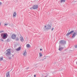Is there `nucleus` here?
Returning a JSON list of instances; mask_svg holds the SVG:
<instances>
[{
  "mask_svg": "<svg viewBox=\"0 0 77 77\" xmlns=\"http://www.w3.org/2000/svg\"><path fill=\"white\" fill-rule=\"evenodd\" d=\"M1 36L2 38L3 39H6L8 38V35L7 34L2 33L1 34Z\"/></svg>",
  "mask_w": 77,
  "mask_h": 77,
  "instance_id": "obj_1",
  "label": "nucleus"
},
{
  "mask_svg": "<svg viewBox=\"0 0 77 77\" xmlns=\"http://www.w3.org/2000/svg\"><path fill=\"white\" fill-rule=\"evenodd\" d=\"M11 49H8L6 50L7 52L6 53V56H8L11 55Z\"/></svg>",
  "mask_w": 77,
  "mask_h": 77,
  "instance_id": "obj_2",
  "label": "nucleus"
},
{
  "mask_svg": "<svg viewBox=\"0 0 77 77\" xmlns=\"http://www.w3.org/2000/svg\"><path fill=\"white\" fill-rule=\"evenodd\" d=\"M60 44L64 46V45H65V44H66V41L63 40H61L60 41Z\"/></svg>",
  "mask_w": 77,
  "mask_h": 77,
  "instance_id": "obj_3",
  "label": "nucleus"
},
{
  "mask_svg": "<svg viewBox=\"0 0 77 77\" xmlns=\"http://www.w3.org/2000/svg\"><path fill=\"white\" fill-rule=\"evenodd\" d=\"M45 27H46L45 29L47 30H50V29H51V26L50 25H48L47 26H45Z\"/></svg>",
  "mask_w": 77,
  "mask_h": 77,
  "instance_id": "obj_4",
  "label": "nucleus"
},
{
  "mask_svg": "<svg viewBox=\"0 0 77 77\" xmlns=\"http://www.w3.org/2000/svg\"><path fill=\"white\" fill-rule=\"evenodd\" d=\"M74 30H72L71 31L69 32H68L66 34V36H68L69 35H71L72 33L73 32H74Z\"/></svg>",
  "mask_w": 77,
  "mask_h": 77,
  "instance_id": "obj_5",
  "label": "nucleus"
},
{
  "mask_svg": "<svg viewBox=\"0 0 77 77\" xmlns=\"http://www.w3.org/2000/svg\"><path fill=\"white\" fill-rule=\"evenodd\" d=\"M38 5H33L32 8H33V9H38Z\"/></svg>",
  "mask_w": 77,
  "mask_h": 77,
  "instance_id": "obj_6",
  "label": "nucleus"
},
{
  "mask_svg": "<svg viewBox=\"0 0 77 77\" xmlns=\"http://www.w3.org/2000/svg\"><path fill=\"white\" fill-rule=\"evenodd\" d=\"M11 38L13 39H15L16 38V35L15 34H13L11 36Z\"/></svg>",
  "mask_w": 77,
  "mask_h": 77,
  "instance_id": "obj_7",
  "label": "nucleus"
},
{
  "mask_svg": "<svg viewBox=\"0 0 77 77\" xmlns=\"http://www.w3.org/2000/svg\"><path fill=\"white\" fill-rule=\"evenodd\" d=\"M64 48H65V46L64 45L63 46L60 48V45L59 47V50H60V51H61V50H63V49Z\"/></svg>",
  "mask_w": 77,
  "mask_h": 77,
  "instance_id": "obj_8",
  "label": "nucleus"
},
{
  "mask_svg": "<svg viewBox=\"0 0 77 77\" xmlns=\"http://www.w3.org/2000/svg\"><path fill=\"white\" fill-rule=\"evenodd\" d=\"M73 34L72 35V38H74L75 36H77V34L76 32H73Z\"/></svg>",
  "mask_w": 77,
  "mask_h": 77,
  "instance_id": "obj_9",
  "label": "nucleus"
},
{
  "mask_svg": "<svg viewBox=\"0 0 77 77\" xmlns=\"http://www.w3.org/2000/svg\"><path fill=\"white\" fill-rule=\"evenodd\" d=\"M10 72L8 71L6 73V77H10Z\"/></svg>",
  "mask_w": 77,
  "mask_h": 77,
  "instance_id": "obj_10",
  "label": "nucleus"
},
{
  "mask_svg": "<svg viewBox=\"0 0 77 77\" xmlns=\"http://www.w3.org/2000/svg\"><path fill=\"white\" fill-rule=\"evenodd\" d=\"M20 39L21 42H24V38H23V36H22L20 37Z\"/></svg>",
  "mask_w": 77,
  "mask_h": 77,
  "instance_id": "obj_11",
  "label": "nucleus"
},
{
  "mask_svg": "<svg viewBox=\"0 0 77 77\" xmlns=\"http://www.w3.org/2000/svg\"><path fill=\"white\" fill-rule=\"evenodd\" d=\"M16 16H17V13L15 12H14L13 14V17L15 18V17H16Z\"/></svg>",
  "mask_w": 77,
  "mask_h": 77,
  "instance_id": "obj_12",
  "label": "nucleus"
},
{
  "mask_svg": "<svg viewBox=\"0 0 77 77\" xmlns=\"http://www.w3.org/2000/svg\"><path fill=\"white\" fill-rule=\"evenodd\" d=\"M14 39H15L16 41H19V38L18 37H17L16 38H16Z\"/></svg>",
  "mask_w": 77,
  "mask_h": 77,
  "instance_id": "obj_13",
  "label": "nucleus"
},
{
  "mask_svg": "<svg viewBox=\"0 0 77 77\" xmlns=\"http://www.w3.org/2000/svg\"><path fill=\"white\" fill-rule=\"evenodd\" d=\"M20 49H21V47H20L19 48H17L16 49V51H20Z\"/></svg>",
  "mask_w": 77,
  "mask_h": 77,
  "instance_id": "obj_14",
  "label": "nucleus"
},
{
  "mask_svg": "<svg viewBox=\"0 0 77 77\" xmlns=\"http://www.w3.org/2000/svg\"><path fill=\"white\" fill-rule=\"evenodd\" d=\"M26 47H28V48H29L30 47V45L29 44H28L26 45Z\"/></svg>",
  "mask_w": 77,
  "mask_h": 77,
  "instance_id": "obj_15",
  "label": "nucleus"
},
{
  "mask_svg": "<svg viewBox=\"0 0 77 77\" xmlns=\"http://www.w3.org/2000/svg\"><path fill=\"white\" fill-rule=\"evenodd\" d=\"M26 54H27V52L25 51L23 54L24 56H26Z\"/></svg>",
  "mask_w": 77,
  "mask_h": 77,
  "instance_id": "obj_16",
  "label": "nucleus"
},
{
  "mask_svg": "<svg viewBox=\"0 0 77 77\" xmlns=\"http://www.w3.org/2000/svg\"><path fill=\"white\" fill-rule=\"evenodd\" d=\"M65 2V0H61L60 3H63V2Z\"/></svg>",
  "mask_w": 77,
  "mask_h": 77,
  "instance_id": "obj_17",
  "label": "nucleus"
},
{
  "mask_svg": "<svg viewBox=\"0 0 77 77\" xmlns=\"http://www.w3.org/2000/svg\"><path fill=\"white\" fill-rule=\"evenodd\" d=\"M3 57H0V61H2V60H3Z\"/></svg>",
  "mask_w": 77,
  "mask_h": 77,
  "instance_id": "obj_18",
  "label": "nucleus"
},
{
  "mask_svg": "<svg viewBox=\"0 0 77 77\" xmlns=\"http://www.w3.org/2000/svg\"><path fill=\"white\" fill-rule=\"evenodd\" d=\"M39 55H40V56H41V57H42V54H41V53H39Z\"/></svg>",
  "mask_w": 77,
  "mask_h": 77,
  "instance_id": "obj_19",
  "label": "nucleus"
},
{
  "mask_svg": "<svg viewBox=\"0 0 77 77\" xmlns=\"http://www.w3.org/2000/svg\"><path fill=\"white\" fill-rule=\"evenodd\" d=\"M3 38H2L1 39V41L4 42V41H3Z\"/></svg>",
  "mask_w": 77,
  "mask_h": 77,
  "instance_id": "obj_20",
  "label": "nucleus"
},
{
  "mask_svg": "<svg viewBox=\"0 0 77 77\" xmlns=\"http://www.w3.org/2000/svg\"><path fill=\"white\" fill-rule=\"evenodd\" d=\"M8 23H5L4 24V25L5 26H8Z\"/></svg>",
  "mask_w": 77,
  "mask_h": 77,
  "instance_id": "obj_21",
  "label": "nucleus"
},
{
  "mask_svg": "<svg viewBox=\"0 0 77 77\" xmlns=\"http://www.w3.org/2000/svg\"><path fill=\"white\" fill-rule=\"evenodd\" d=\"M75 48H77V45H75Z\"/></svg>",
  "mask_w": 77,
  "mask_h": 77,
  "instance_id": "obj_22",
  "label": "nucleus"
},
{
  "mask_svg": "<svg viewBox=\"0 0 77 77\" xmlns=\"http://www.w3.org/2000/svg\"><path fill=\"white\" fill-rule=\"evenodd\" d=\"M54 29V28H52L51 29V30L52 31H53V30Z\"/></svg>",
  "mask_w": 77,
  "mask_h": 77,
  "instance_id": "obj_23",
  "label": "nucleus"
},
{
  "mask_svg": "<svg viewBox=\"0 0 77 77\" xmlns=\"http://www.w3.org/2000/svg\"><path fill=\"white\" fill-rule=\"evenodd\" d=\"M2 5V2H0V6H1V5Z\"/></svg>",
  "mask_w": 77,
  "mask_h": 77,
  "instance_id": "obj_24",
  "label": "nucleus"
},
{
  "mask_svg": "<svg viewBox=\"0 0 77 77\" xmlns=\"http://www.w3.org/2000/svg\"><path fill=\"white\" fill-rule=\"evenodd\" d=\"M3 32V31H0V33H2Z\"/></svg>",
  "mask_w": 77,
  "mask_h": 77,
  "instance_id": "obj_25",
  "label": "nucleus"
},
{
  "mask_svg": "<svg viewBox=\"0 0 77 77\" xmlns=\"http://www.w3.org/2000/svg\"><path fill=\"white\" fill-rule=\"evenodd\" d=\"M8 59H11V57H8Z\"/></svg>",
  "mask_w": 77,
  "mask_h": 77,
  "instance_id": "obj_26",
  "label": "nucleus"
},
{
  "mask_svg": "<svg viewBox=\"0 0 77 77\" xmlns=\"http://www.w3.org/2000/svg\"><path fill=\"white\" fill-rule=\"evenodd\" d=\"M36 75H34V77H36Z\"/></svg>",
  "mask_w": 77,
  "mask_h": 77,
  "instance_id": "obj_27",
  "label": "nucleus"
},
{
  "mask_svg": "<svg viewBox=\"0 0 77 77\" xmlns=\"http://www.w3.org/2000/svg\"><path fill=\"white\" fill-rule=\"evenodd\" d=\"M26 69H29V67L26 68Z\"/></svg>",
  "mask_w": 77,
  "mask_h": 77,
  "instance_id": "obj_28",
  "label": "nucleus"
},
{
  "mask_svg": "<svg viewBox=\"0 0 77 77\" xmlns=\"http://www.w3.org/2000/svg\"><path fill=\"white\" fill-rule=\"evenodd\" d=\"M1 26V23L0 22V27Z\"/></svg>",
  "mask_w": 77,
  "mask_h": 77,
  "instance_id": "obj_29",
  "label": "nucleus"
},
{
  "mask_svg": "<svg viewBox=\"0 0 77 77\" xmlns=\"http://www.w3.org/2000/svg\"><path fill=\"white\" fill-rule=\"evenodd\" d=\"M40 51H42V49H40Z\"/></svg>",
  "mask_w": 77,
  "mask_h": 77,
  "instance_id": "obj_30",
  "label": "nucleus"
},
{
  "mask_svg": "<svg viewBox=\"0 0 77 77\" xmlns=\"http://www.w3.org/2000/svg\"><path fill=\"white\" fill-rule=\"evenodd\" d=\"M47 77V76H45V77Z\"/></svg>",
  "mask_w": 77,
  "mask_h": 77,
  "instance_id": "obj_31",
  "label": "nucleus"
},
{
  "mask_svg": "<svg viewBox=\"0 0 77 77\" xmlns=\"http://www.w3.org/2000/svg\"><path fill=\"white\" fill-rule=\"evenodd\" d=\"M76 64L77 65V61H76Z\"/></svg>",
  "mask_w": 77,
  "mask_h": 77,
  "instance_id": "obj_32",
  "label": "nucleus"
},
{
  "mask_svg": "<svg viewBox=\"0 0 77 77\" xmlns=\"http://www.w3.org/2000/svg\"><path fill=\"white\" fill-rule=\"evenodd\" d=\"M12 56H14V55H13Z\"/></svg>",
  "mask_w": 77,
  "mask_h": 77,
  "instance_id": "obj_33",
  "label": "nucleus"
}]
</instances>
